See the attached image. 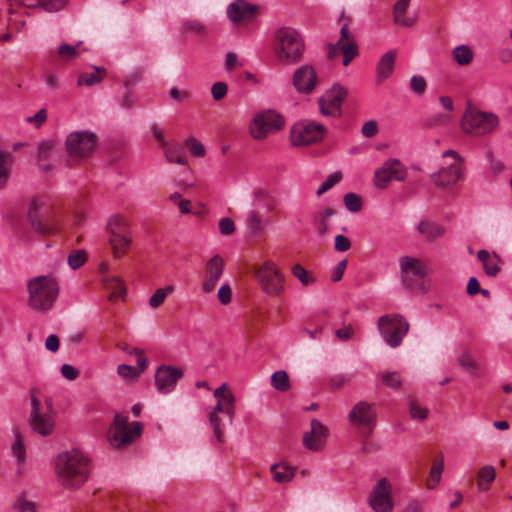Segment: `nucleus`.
Wrapping results in <instances>:
<instances>
[{"label": "nucleus", "instance_id": "obj_1", "mask_svg": "<svg viewBox=\"0 0 512 512\" xmlns=\"http://www.w3.org/2000/svg\"><path fill=\"white\" fill-rule=\"evenodd\" d=\"M55 473L62 487L78 489L89 477V458L77 449L63 451L56 457Z\"/></svg>", "mask_w": 512, "mask_h": 512}, {"label": "nucleus", "instance_id": "obj_2", "mask_svg": "<svg viewBox=\"0 0 512 512\" xmlns=\"http://www.w3.org/2000/svg\"><path fill=\"white\" fill-rule=\"evenodd\" d=\"M216 405L208 413L209 424L219 444L225 442V422L221 414H225L228 424H232L236 411V396L227 383H222L213 392Z\"/></svg>", "mask_w": 512, "mask_h": 512}, {"label": "nucleus", "instance_id": "obj_3", "mask_svg": "<svg viewBox=\"0 0 512 512\" xmlns=\"http://www.w3.org/2000/svg\"><path fill=\"white\" fill-rule=\"evenodd\" d=\"M57 411L51 397L39 395L35 390L30 394L29 426L36 434L50 436L56 426Z\"/></svg>", "mask_w": 512, "mask_h": 512}, {"label": "nucleus", "instance_id": "obj_4", "mask_svg": "<svg viewBox=\"0 0 512 512\" xmlns=\"http://www.w3.org/2000/svg\"><path fill=\"white\" fill-rule=\"evenodd\" d=\"M305 43L300 32L292 27H281L273 35V51L281 64L298 63L304 53Z\"/></svg>", "mask_w": 512, "mask_h": 512}, {"label": "nucleus", "instance_id": "obj_5", "mask_svg": "<svg viewBox=\"0 0 512 512\" xmlns=\"http://www.w3.org/2000/svg\"><path fill=\"white\" fill-rule=\"evenodd\" d=\"M28 306L37 312L49 311L59 294V285L55 278L40 275L27 282Z\"/></svg>", "mask_w": 512, "mask_h": 512}, {"label": "nucleus", "instance_id": "obj_6", "mask_svg": "<svg viewBox=\"0 0 512 512\" xmlns=\"http://www.w3.org/2000/svg\"><path fill=\"white\" fill-rule=\"evenodd\" d=\"M401 283L410 293L424 295L431 287L426 264L419 258L408 255L399 258Z\"/></svg>", "mask_w": 512, "mask_h": 512}, {"label": "nucleus", "instance_id": "obj_7", "mask_svg": "<svg viewBox=\"0 0 512 512\" xmlns=\"http://www.w3.org/2000/svg\"><path fill=\"white\" fill-rule=\"evenodd\" d=\"M285 118L276 110L266 109L256 112L248 126L250 136L258 141L281 131L285 126Z\"/></svg>", "mask_w": 512, "mask_h": 512}, {"label": "nucleus", "instance_id": "obj_8", "mask_svg": "<svg viewBox=\"0 0 512 512\" xmlns=\"http://www.w3.org/2000/svg\"><path fill=\"white\" fill-rule=\"evenodd\" d=\"M141 432L140 422L135 421L129 424L126 415L116 414L108 432V440L112 447L119 449L131 444Z\"/></svg>", "mask_w": 512, "mask_h": 512}, {"label": "nucleus", "instance_id": "obj_9", "mask_svg": "<svg viewBox=\"0 0 512 512\" xmlns=\"http://www.w3.org/2000/svg\"><path fill=\"white\" fill-rule=\"evenodd\" d=\"M97 147V136L88 130L70 132L65 140V148L70 158L81 161L90 157Z\"/></svg>", "mask_w": 512, "mask_h": 512}, {"label": "nucleus", "instance_id": "obj_10", "mask_svg": "<svg viewBox=\"0 0 512 512\" xmlns=\"http://www.w3.org/2000/svg\"><path fill=\"white\" fill-rule=\"evenodd\" d=\"M498 126L499 118L496 114L474 108L466 110L462 119L463 130L477 136L492 133Z\"/></svg>", "mask_w": 512, "mask_h": 512}, {"label": "nucleus", "instance_id": "obj_11", "mask_svg": "<svg viewBox=\"0 0 512 512\" xmlns=\"http://www.w3.org/2000/svg\"><path fill=\"white\" fill-rule=\"evenodd\" d=\"M378 329L387 345L396 348L408 333L409 323L399 314L384 315L378 320Z\"/></svg>", "mask_w": 512, "mask_h": 512}, {"label": "nucleus", "instance_id": "obj_12", "mask_svg": "<svg viewBox=\"0 0 512 512\" xmlns=\"http://www.w3.org/2000/svg\"><path fill=\"white\" fill-rule=\"evenodd\" d=\"M327 49L328 59L335 60L341 54L344 66H348L359 55L358 45L354 36L349 32L348 23L342 26L338 41L335 44H328Z\"/></svg>", "mask_w": 512, "mask_h": 512}, {"label": "nucleus", "instance_id": "obj_13", "mask_svg": "<svg viewBox=\"0 0 512 512\" xmlns=\"http://www.w3.org/2000/svg\"><path fill=\"white\" fill-rule=\"evenodd\" d=\"M368 504L373 512L393 511L392 484L387 478H380L376 482L368 496Z\"/></svg>", "mask_w": 512, "mask_h": 512}, {"label": "nucleus", "instance_id": "obj_14", "mask_svg": "<svg viewBox=\"0 0 512 512\" xmlns=\"http://www.w3.org/2000/svg\"><path fill=\"white\" fill-rule=\"evenodd\" d=\"M320 137V124L302 120L296 122L290 131L291 143L294 146H308L316 141Z\"/></svg>", "mask_w": 512, "mask_h": 512}, {"label": "nucleus", "instance_id": "obj_15", "mask_svg": "<svg viewBox=\"0 0 512 512\" xmlns=\"http://www.w3.org/2000/svg\"><path fill=\"white\" fill-rule=\"evenodd\" d=\"M254 274L266 293L275 295L283 289V278L272 263L266 262L255 268Z\"/></svg>", "mask_w": 512, "mask_h": 512}, {"label": "nucleus", "instance_id": "obj_16", "mask_svg": "<svg viewBox=\"0 0 512 512\" xmlns=\"http://www.w3.org/2000/svg\"><path fill=\"white\" fill-rule=\"evenodd\" d=\"M225 262L219 255H214L206 263L202 274L201 290L203 293H211L217 286L223 275Z\"/></svg>", "mask_w": 512, "mask_h": 512}, {"label": "nucleus", "instance_id": "obj_17", "mask_svg": "<svg viewBox=\"0 0 512 512\" xmlns=\"http://www.w3.org/2000/svg\"><path fill=\"white\" fill-rule=\"evenodd\" d=\"M347 96V90L335 84L326 91L325 97H322V115L332 118H339L342 115L341 105Z\"/></svg>", "mask_w": 512, "mask_h": 512}, {"label": "nucleus", "instance_id": "obj_18", "mask_svg": "<svg viewBox=\"0 0 512 512\" xmlns=\"http://www.w3.org/2000/svg\"><path fill=\"white\" fill-rule=\"evenodd\" d=\"M257 13V6L246 0H235L226 9L227 18L236 26L252 21Z\"/></svg>", "mask_w": 512, "mask_h": 512}, {"label": "nucleus", "instance_id": "obj_19", "mask_svg": "<svg viewBox=\"0 0 512 512\" xmlns=\"http://www.w3.org/2000/svg\"><path fill=\"white\" fill-rule=\"evenodd\" d=\"M253 205L252 210L247 219L248 224H261L266 220L263 210L269 212L275 206V201L270 193L265 189L255 190L253 193Z\"/></svg>", "mask_w": 512, "mask_h": 512}, {"label": "nucleus", "instance_id": "obj_20", "mask_svg": "<svg viewBox=\"0 0 512 512\" xmlns=\"http://www.w3.org/2000/svg\"><path fill=\"white\" fill-rule=\"evenodd\" d=\"M318 80L316 69L308 64L302 65L293 75V86L300 94L311 93Z\"/></svg>", "mask_w": 512, "mask_h": 512}, {"label": "nucleus", "instance_id": "obj_21", "mask_svg": "<svg viewBox=\"0 0 512 512\" xmlns=\"http://www.w3.org/2000/svg\"><path fill=\"white\" fill-rule=\"evenodd\" d=\"M52 210L48 201L42 197H35L27 204L26 220L29 224H43L51 220Z\"/></svg>", "mask_w": 512, "mask_h": 512}, {"label": "nucleus", "instance_id": "obj_22", "mask_svg": "<svg viewBox=\"0 0 512 512\" xmlns=\"http://www.w3.org/2000/svg\"><path fill=\"white\" fill-rule=\"evenodd\" d=\"M182 377V372L172 366L162 365L155 373V385L162 394L170 393L174 390L177 381Z\"/></svg>", "mask_w": 512, "mask_h": 512}, {"label": "nucleus", "instance_id": "obj_23", "mask_svg": "<svg viewBox=\"0 0 512 512\" xmlns=\"http://www.w3.org/2000/svg\"><path fill=\"white\" fill-rule=\"evenodd\" d=\"M463 170V164L454 162L448 167L442 168L437 173L432 174L431 178L436 186L442 189L450 188L462 178Z\"/></svg>", "mask_w": 512, "mask_h": 512}, {"label": "nucleus", "instance_id": "obj_24", "mask_svg": "<svg viewBox=\"0 0 512 512\" xmlns=\"http://www.w3.org/2000/svg\"><path fill=\"white\" fill-rule=\"evenodd\" d=\"M109 243L115 258L125 255L131 243V236L124 226H110Z\"/></svg>", "mask_w": 512, "mask_h": 512}, {"label": "nucleus", "instance_id": "obj_25", "mask_svg": "<svg viewBox=\"0 0 512 512\" xmlns=\"http://www.w3.org/2000/svg\"><path fill=\"white\" fill-rule=\"evenodd\" d=\"M375 417V412L367 402H359L349 414L351 422L364 425L367 428L362 432L363 436H368L372 432L375 425Z\"/></svg>", "mask_w": 512, "mask_h": 512}, {"label": "nucleus", "instance_id": "obj_26", "mask_svg": "<svg viewBox=\"0 0 512 512\" xmlns=\"http://www.w3.org/2000/svg\"><path fill=\"white\" fill-rule=\"evenodd\" d=\"M11 453L16 459L17 473L22 475L24 473V464L26 461V446L24 438L19 431H15L14 441L11 445Z\"/></svg>", "mask_w": 512, "mask_h": 512}, {"label": "nucleus", "instance_id": "obj_27", "mask_svg": "<svg viewBox=\"0 0 512 512\" xmlns=\"http://www.w3.org/2000/svg\"><path fill=\"white\" fill-rule=\"evenodd\" d=\"M477 258L482 263L486 275L494 277L500 272L501 259L496 254L491 255L487 250H480Z\"/></svg>", "mask_w": 512, "mask_h": 512}, {"label": "nucleus", "instance_id": "obj_28", "mask_svg": "<svg viewBox=\"0 0 512 512\" xmlns=\"http://www.w3.org/2000/svg\"><path fill=\"white\" fill-rule=\"evenodd\" d=\"M88 51L82 41H78L75 45L63 43L57 48V55L63 61H72L81 56L82 52Z\"/></svg>", "mask_w": 512, "mask_h": 512}, {"label": "nucleus", "instance_id": "obj_29", "mask_svg": "<svg viewBox=\"0 0 512 512\" xmlns=\"http://www.w3.org/2000/svg\"><path fill=\"white\" fill-rule=\"evenodd\" d=\"M410 1L411 0H398L394 4L393 17H394V22L397 25H401L404 27H411L415 24V21H416L415 18L405 16L407 9L409 7Z\"/></svg>", "mask_w": 512, "mask_h": 512}, {"label": "nucleus", "instance_id": "obj_30", "mask_svg": "<svg viewBox=\"0 0 512 512\" xmlns=\"http://www.w3.org/2000/svg\"><path fill=\"white\" fill-rule=\"evenodd\" d=\"M103 282L105 288L110 291L109 299L111 301H116L125 295V284L120 277L107 275L103 278Z\"/></svg>", "mask_w": 512, "mask_h": 512}, {"label": "nucleus", "instance_id": "obj_31", "mask_svg": "<svg viewBox=\"0 0 512 512\" xmlns=\"http://www.w3.org/2000/svg\"><path fill=\"white\" fill-rule=\"evenodd\" d=\"M270 472L273 480L280 484L290 482L295 476V468L286 463L273 464L270 468Z\"/></svg>", "mask_w": 512, "mask_h": 512}, {"label": "nucleus", "instance_id": "obj_32", "mask_svg": "<svg viewBox=\"0 0 512 512\" xmlns=\"http://www.w3.org/2000/svg\"><path fill=\"white\" fill-rule=\"evenodd\" d=\"M395 59V51H388L381 57L377 65V77L380 81L385 80L391 75L394 69Z\"/></svg>", "mask_w": 512, "mask_h": 512}, {"label": "nucleus", "instance_id": "obj_33", "mask_svg": "<svg viewBox=\"0 0 512 512\" xmlns=\"http://www.w3.org/2000/svg\"><path fill=\"white\" fill-rule=\"evenodd\" d=\"M13 155L8 151H0V190L7 187L10 174Z\"/></svg>", "mask_w": 512, "mask_h": 512}, {"label": "nucleus", "instance_id": "obj_34", "mask_svg": "<svg viewBox=\"0 0 512 512\" xmlns=\"http://www.w3.org/2000/svg\"><path fill=\"white\" fill-rule=\"evenodd\" d=\"M496 470L492 465H485L477 472V486L479 491H487L495 480Z\"/></svg>", "mask_w": 512, "mask_h": 512}, {"label": "nucleus", "instance_id": "obj_35", "mask_svg": "<svg viewBox=\"0 0 512 512\" xmlns=\"http://www.w3.org/2000/svg\"><path fill=\"white\" fill-rule=\"evenodd\" d=\"M320 439V422L317 419L311 421V429L303 435V445L309 450H318Z\"/></svg>", "mask_w": 512, "mask_h": 512}, {"label": "nucleus", "instance_id": "obj_36", "mask_svg": "<svg viewBox=\"0 0 512 512\" xmlns=\"http://www.w3.org/2000/svg\"><path fill=\"white\" fill-rule=\"evenodd\" d=\"M164 154L166 160L170 163H176L179 165H186L187 158L184 155L183 148L180 145L174 147H164Z\"/></svg>", "mask_w": 512, "mask_h": 512}, {"label": "nucleus", "instance_id": "obj_37", "mask_svg": "<svg viewBox=\"0 0 512 512\" xmlns=\"http://www.w3.org/2000/svg\"><path fill=\"white\" fill-rule=\"evenodd\" d=\"M417 230L424 241H434L445 233L442 226H417Z\"/></svg>", "mask_w": 512, "mask_h": 512}, {"label": "nucleus", "instance_id": "obj_38", "mask_svg": "<svg viewBox=\"0 0 512 512\" xmlns=\"http://www.w3.org/2000/svg\"><path fill=\"white\" fill-rule=\"evenodd\" d=\"M102 72L98 67H94L93 72H84L80 74L77 80L78 86H93L102 80Z\"/></svg>", "mask_w": 512, "mask_h": 512}, {"label": "nucleus", "instance_id": "obj_39", "mask_svg": "<svg viewBox=\"0 0 512 512\" xmlns=\"http://www.w3.org/2000/svg\"><path fill=\"white\" fill-rule=\"evenodd\" d=\"M272 386L280 391L285 392L290 388L289 376L284 370L276 371L271 376Z\"/></svg>", "mask_w": 512, "mask_h": 512}, {"label": "nucleus", "instance_id": "obj_40", "mask_svg": "<svg viewBox=\"0 0 512 512\" xmlns=\"http://www.w3.org/2000/svg\"><path fill=\"white\" fill-rule=\"evenodd\" d=\"M444 470V457L442 454L439 455V458L435 460L434 464L431 467L430 470V481L433 482V484L428 483L427 487L429 489L434 488L441 480V475Z\"/></svg>", "mask_w": 512, "mask_h": 512}, {"label": "nucleus", "instance_id": "obj_41", "mask_svg": "<svg viewBox=\"0 0 512 512\" xmlns=\"http://www.w3.org/2000/svg\"><path fill=\"white\" fill-rule=\"evenodd\" d=\"M173 291L174 287L172 285L157 289L149 299L150 307L153 309L160 307L164 303L167 295L171 294Z\"/></svg>", "mask_w": 512, "mask_h": 512}, {"label": "nucleus", "instance_id": "obj_42", "mask_svg": "<svg viewBox=\"0 0 512 512\" xmlns=\"http://www.w3.org/2000/svg\"><path fill=\"white\" fill-rule=\"evenodd\" d=\"M453 57L459 65H468L473 59V52L468 46L462 45L453 50Z\"/></svg>", "mask_w": 512, "mask_h": 512}, {"label": "nucleus", "instance_id": "obj_43", "mask_svg": "<svg viewBox=\"0 0 512 512\" xmlns=\"http://www.w3.org/2000/svg\"><path fill=\"white\" fill-rule=\"evenodd\" d=\"M343 201L345 207L351 212H359L363 205L361 196L353 192L345 194Z\"/></svg>", "mask_w": 512, "mask_h": 512}, {"label": "nucleus", "instance_id": "obj_44", "mask_svg": "<svg viewBox=\"0 0 512 512\" xmlns=\"http://www.w3.org/2000/svg\"><path fill=\"white\" fill-rule=\"evenodd\" d=\"M13 508L16 512H37L36 504L28 500L25 494H21L16 499Z\"/></svg>", "mask_w": 512, "mask_h": 512}, {"label": "nucleus", "instance_id": "obj_45", "mask_svg": "<svg viewBox=\"0 0 512 512\" xmlns=\"http://www.w3.org/2000/svg\"><path fill=\"white\" fill-rule=\"evenodd\" d=\"M386 163H387V166H389L388 171L393 178H395L396 180H399V181H403L406 178L407 172L399 160L393 159V160L387 161Z\"/></svg>", "mask_w": 512, "mask_h": 512}, {"label": "nucleus", "instance_id": "obj_46", "mask_svg": "<svg viewBox=\"0 0 512 512\" xmlns=\"http://www.w3.org/2000/svg\"><path fill=\"white\" fill-rule=\"evenodd\" d=\"M87 260V254L84 250H74L68 256V264L72 269H78Z\"/></svg>", "mask_w": 512, "mask_h": 512}, {"label": "nucleus", "instance_id": "obj_47", "mask_svg": "<svg viewBox=\"0 0 512 512\" xmlns=\"http://www.w3.org/2000/svg\"><path fill=\"white\" fill-rule=\"evenodd\" d=\"M389 166L387 163L383 165L382 168L378 169L375 173V184L377 187L384 188L389 183V181L393 178L388 171Z\"/></svg>", "mask_w": 512, "mask_h": 512}, {"label": "nucleus", "instance_id": "obj_48", "mask_svg": "<svg viewBox=\"0 0 512 512\" xmlns=\"http://www.w3.org/2000/svg\"><path fill=\"white\" fill-rule=\"evenodd\" d=\"M117 373L125 380H135L140 376L141 371L127 364H120L117 367Z\"/></svg>", "mask_w": 512, "mask_h": 512}, {"label": "nucleus", "instance_id": "obj_49", "mask_svg": "<svg viewBox=\"0 0 512 512\" xmlns=\"http://www.w3.org/2000/svg\"><path fill=\"white\" fill-rule=\"evenodd\" d=\"M410 416L414 420H425L428 416L429 410L421 407L416 401L411 400L409 403Z\"/></svg>", "mask_w": 512, "mask_h": 512}, {"label": "nucleus", "instance_id": "obj_50", "mask_svg": "<svg viewBox=\"0 0 512 512\" xmlns=\"http://www.w3.org/2000/svg\"><path fill=\"white\" fill-rule=\"evenodd\" d=\"M293 275L305 286L309 285L314 281L310 276L309 272L304 269L300 264H295L292 267Z\"/></svg>", "mask_w": 512, "mask_h": 512}, {"label": "nucleus", "instance_id": "obj_51", "mask_svg": "<svg viewBox=\"0 0 512 512\" xmlns=\"http://www.w3.org/2000/svg\"><path fill=\"white\" fill-rule=\"evenodd\" d=\"M382 383L387 387L398 389L402 385V380L397 372H389L382 375Z\"/></svg>", "mask_w": 512, "mask_h": 512}, {"label": "nucleus", "instance_id": "obj_52", "mask_svg": "<svg viewBox=\"0 0 512 512\" xmlns=\"http://www.w3.org/2000/svg\"><path fill=\"white\" fill-rule=\"evenodd\" d=\"M66 0H38L37 6L45 11L54 12L64 7Z\"/></svg>", "mask_w": 512, "mask_h": 512}, {"label": "nucleus", "instance_id": "obj_53", "mask_svg": "<svg viewBox=\"0 0 512 512\" xmlns=\"http://www.w3.org/2000/svg\"><path fill=\"white\" fill-rule=\"evenodd\" d=\"M54 150V143L51 141H42L38 145L37 159L39 161L46 160L50 157Z\"/></svg>", "mask_w": 512, "mask_h": 512}, {"label": "nucleus", "instance_id": "obj_54", "mask_svg": "<svg viewBox=\"0 0 512 512\" xmlns=\"http://www.w3.org/2000/svg\"><path fill=\"white\" fill-rule=\"evenodd\" d=\"M459 365L472 375H477V366L467 352H464L459 357Z\"/></svg>", "mask_w": 512, "mask_h": 512}, {"label": "nucleus", "instance_id": "obj_55", "mask_svg": "<svg viewBox=\"0 0 512 512\" xmlns=\"http://www.w3.org/2000/svg\"><path fill=\"white\" fill-rule=\"evenodd\" d=\"M186 144L192 155L196 157H203L205 155V147L198 139L189 138L187 139Z\"/></svg>", "mask_w": 512, "mask_h": 512}, {"label": "nucleus", "instance_id": "obj_56", "mask_svg": "<svg viewBox=\"0 0 512 512\" xmlns=\"http://www.w3.org/2000/svg\"><path fill=\"white\" fill-rule=\"evenodd\" d=\"M217 299L222 305H228L232 300V289L229 284H223L217 292Z\"/></svg>", "mask_w": 512, "mask_h": 512}, {"label": "nucleus", "instance_id": "obj_57", "mask_svg": "<svg viewBox=\"0 0 512 512\" xmlns=\"http://www.w3.org/2000/svg\"><path fill=\"white\" fill-rule=\"evenodd\" d=\"M227 84L225 82H216L211 87V94L214 100H222L227 94Z\"/></svg>", "mask_w": 512, "mask_h": 512}, {"label": "nucleus", "instance_id": "obj_58", "mask_svg": "<svg viewBox=\"0 0 512 512\" xmlns=\"http://www.w3.org/2000/svg\"><path fill=\"white\" fill-rule=\"evenodd\" d=\"M47 120V110L42 108L38 110L33 116H28L26 122L34 125L36 128L40 127Z\"/></svg>", "mask_w": 512, "mask_h": 512}, {"label": "nucleus", "instance_id": "obj_59", "mask_svg": "<svg viewBox=\"0 0 512 512\" xmlns=\"http://www.w3.org/2000/svg\"><path fill=\"white\" fill-rule=\"evenodd\" d=\"M410 87L413 92L422 95L426 90L427 84L422 76H413L410 80Z\"/></svg>", "mask_w": 512, "mask_h": 512}, {"label": "nucleus", "instance_id": "obj_60", "mask_svg": "<svg viewBox=\"0 0 512 512\" xmlns=\"http://www.w3.org/2000/svg\"><path fill=\"white\" fill-rule=\"evenodd\" d=\"M451 116L448 113L436 114L427 120V126H441L446 125L450 122Z\"/></svg>", "mask_w": 512, "mask_h": 512}, {"label": "nucleus", "instance_id": "obj_61", "mask_svg": "<svg viewBox=\"0 0 512 512\" xmlns=\"http://www.w3.org/2000/svg\"><path fill=\"white\" fill-rule=\"evenodd\" d=\"M361 133L366 138H372L378 133V124L375 120L365 122L361 128Z\"/></svg>", "mask_w": 512, "mask_h": 512}, {"label": "nucleus", "instance_id": "obj_62", "mask_svg": "<svg viewBox=\"0 0 512 512\" xmlns=\"http://www.w3.org/2000/svg\"><path fill=\"white\" fill-rule=\"evenodd\" d=\"M346 267H347L346 259H343L340 262H338V264L332 270L331 281L334 283L339 282L343 277Z\"/></svg>", "mask_w": 512, "mask_h": 512}, {"label": "nucleus", "instance_id": "obj_63", "mask_svg": "<svg viewBox=\"0 0 512 512\" xmlns=\"http://www.w3.org/2000/svg\"><path fill=\"white\" fill-rule=\"evenodd\" d=\"M125 351H127L129 354H135L137 355V364L139 366L138 371H141V373L147 368L148 366V359L144 356V353L142 350L133 348L131 350H128V348H124Z\"/></svg>", "mask_w": 512, "mask_h": 512}, {"label": "nucleus", "instance_id": "obj_64", "mask_svg": "<svg viewBox=\"0 0 512 512\" xmlns=\"http://www.w3.org/2000/svg\"><path fill=\"white\" fill-rule=\"evenodd\" d=\"M341 179L342 173L340 171L334 172L333 174L329 175L327 179L324 181V183H322V193L331 189L335 184L340 182Z\"/></svg>", "mask_w": 512, "mask_h": 512}]
</instances>
